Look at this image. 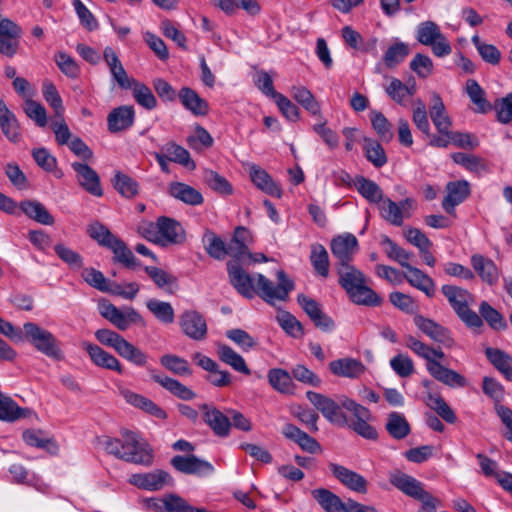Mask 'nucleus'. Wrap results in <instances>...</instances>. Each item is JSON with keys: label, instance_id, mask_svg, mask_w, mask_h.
Here are the masks:
<instances>
[{"label": "nucleus", "instance_id": "4d7b16f0", "mask_svg": "<svg viewBox=\"0 0 512 512\" xmlns=\"http://www.w3.org/2000/svg\"><path fill=\"white\" fill-rule=\"evenodd\" d=\"M113 183L115 189L125 198H133L139 192L138 182L122 172L115 173Z\"/></svg>", "mask_w": 512, "mask_h": 512}, {"label": "nucleus", "instance_id": "7ed1b4c3", "mask_svg": "<svg viewBox=\"0 0 512 512\" xmlns=\"http://www.w3.org/2000/svg\"><path fill=\"white\" fill-rule=\"evenodd\" d=\"M405 345L418 357L426 361V370L435 380L452 388H462L467 385V380L464 376L455 370L443 366L439 361H433L430 358L431 346L418 340L412 335L405 338Z\"/></svg>", "mask_w": 512, "mask_h": 512}, {"label": "nucleus", "instance_id": "dca6fc26", "mask_svg": "<svg viewBox=\"0 0 512 512\" xmlns=\"http://www.w3.org/2000/svg\"><path fill=\"white\" fill-rule=\"evenodd\" d=\"M328 467L332 475L349 490L360 494L367 492L368 483L361 474L337 463H329Z\"/></svg>", "mask_w": 512, "mask_h": 512}, {"label": "nucleus", "instance_id": "1a4fd4ad", "mask_svg": "<svg viewBox=\"0 0 512 512\" xmlns=\"http://www.w3.org/2000/svg\"><path fill=\"white\" fill-rule=\"evenodd\" d=\"M121 435L124 439V461L144 466L153 463L152 448L137 433L126 430Z\"/></svg>", "mask_w": 512, "mask_h": 512}, {"label": "nucleus", "instance_id": "de8ad7c7", "mask_svg": "<svg viewBox=\"0 0 512 512\" xmlns=\"http://www.w3.org/2000/svg\"><path fill=\"white\" fill-rule=\"evenodd\" d=\"M485 355L508 381H512V357L510 355L497 348H487Z\"/></svg>", "mask_w": 512, "mask_h": 512}, {"label": "nucleus", "instance_id": "e2e57ef3", "mask_svg": "<svg viewBox=\"0 0 512 512\" xmlns=\"http://www.w3.org/2000/svg\"><path fill=\"white\" fill-rule=\"evenodd\" d=\"M82 278L91 287L105 293L110 292L113 283L106 279L101 271L95 268H85L82 271Z\"/></svg>", "mask_w": 512, "mask_h": 512}, {"label": "nucleus", "instance_id": "4c0bfd02", "mask_svg": "<svg viewBox=\"0 0 512 512\" xmlns=\"http://www.w3.org/2000/svg\"><path fill=\"white\" fill-rule=\"evenodd\" d=\"M313 498L326 512H347L348 500L343 502L338 495L326 488L314 489Z\"/></svg>", "mask_w": 512, "mask_h": 512}, {"label": "nucleus", "instance_id": "bf43d9fd", "mask_svg": "<svg viewBox=\"0 0 512 512\" xmlns=\"http://www.w3.org/2000/svg\"><path fill=\"white\" fill-rule=\"evenodd\" d=\"M471 41L485 62L491 65L499 64L501 60V52L495 45L483 42L478 35H474L471 38Z\"/></svg>", "mask_w": 512, "mask_h": 512}, {"label": "nucleus", "instance_id": "6ab92c4d", "mask_svg": "<svg viewBox=\"0 0 512 512\" xmlns=\"http://www.w3.org/2000/svg\"><path fill=\"white\" fill-rule=\"evenodd\" d=\"M412 203V200L408 198L400 201L399 203L387 198L383 199L378 206L381 216L387 222L395 226H401L404 218L409 216L406 212L412 207Z\"/></svg>", "mask_w": 512, "mask_h": 512}, {"label": "nucleus", "instance_id": "338daca9", "mask_svg": "<svg viewBox=\"0 0 512 512\" xmlns=\"http://www.w3.org/2000/svg\"><path fill=\"white\" fill-rule=\"evenodd\" d=\"M365 156L375 167L380 168L387 163V156L382 145L375 140H366Z\"/></svg>", "mask_w": 512, "mask_h": 512}, {"label": "nucleus", "instance_id": "2eb2a0df", "mask_svg": "<svg viewBox=\"0 0 512 512\" xmlns=\"http://www.w3.org/2000/svg\"><path fill=\"white\" fill-rule=\"evenodd\" d=\"M413 321L416 327L434 342H437L447 348L454 345V340L450 331L436 323L434 320L422 315H415Z\"/></svg>", "mask_w": 512, "mask_h": 512}, {"label": "nucleus", "instance_id": "4be33fe9", "mask_svg": "<svg viewBox=\"0 0 512 512\" xmlns=\"http://www.w3.org/2000/svg\"><path fill=\"white\" fill-rule=\"evenodd\" d=\"M200 409L203 412L204 422L211 428L215 435L219 437L229 435L231 422L227 415L209 404H202Z\"/></svg>", "mask_w": 512, "mask_h": 512}, {"label": "nucleus", "instance_id": "37998d69", "mask_svg": "<svg viewBox=\"0 0 512 512\" xmlns=\"http://www.w3.org/2000/svg\"><path fill=\"white\" fill-rule=\"evenodd\" d=\"M310 263L317 276L326 279L329 276L330 260L326 248L319 243H314L310 247Z\"/></svg>", "mask_w": 512, "mask_h": 512}, {"label": "nucleus", "instance_id": "a19ab883", "mask_svg": "<svg viewBox=\"0 0 512 512\" xmlns=\"http://www.w3.org/2000/svg\"><path fill=\"white\" fill-rule=\"evenodd\" d=\"M33 414L29 408H21L10 397L0 392V420L14 422L19 419L28 418Z\"/></svg>", "mask_w": 512, "mask_h": 512}, {"label": "nucleus", "instance_id": "ea45409f", "mask_svg": "<svg viewBox=\"0 0 512 512\" xmlns=\"http://www.w3.org/2000/svg\"><path fill=\"white\" fill-rule=\"evenodd\" d=\"M431 120L441 135H449L451 120L446 113L444 103L438 94L432 97V105L429 108Z\"/></svg>", "mask_w": 512, "mask_h": 512}, {"label": "nucleus", "instance_id": "393cba45", "mask_svg": "<svg viewBox=\"0 0 512 512\" xmlns=\"http://www.w3.org/2000/svg\"><path fill=\"white\" fill-rule=\"evenodd\" d=\"M119 393L125 399V401L133 407L138 408L157 419H166L167 413L165 410H163L149 398L135 393L127 388H120Z\"/></svg>", "mask_w": 512, "mask_h": 512}, {"label": "nucleus", "instance_id": "58836bf2", "mask_svg": "<svg viewBox=\"0 0 512 512\" xmlns=\"http://www.w3.org/2000/svg\"><path fill=\"white\" fill-rule=\"evenodd\" d=\"M169 193L173 198L191 206L201 205L204 201L200 191L182 182H172Z\"/></svg>", "mask_w": 512, "mask_h": 512}, {"label": "nucleus", "instance_id": "774afa93", "mask_svg": "<svg viewBox=\"0 0 512 512\" xmlns=\"http://www.w3.org/2000/svg\"><path fill=\"white\" fill-rule=\"evenodd\" d=\"M370 120L374 130L382 141L389 142L392 140L394 136L392 131V124L388 121L383 113L373 111L371 113Z\"/></svg>", "mask_w": 512, "mask_h": 512}, {"label": "nucleus", "instance_id": "cd10ccee", "mask_svg": "<svg viewBox=\"0 0 512 512\" xmlns=\"http://www.w3.org/2000/svg\"><path fill=\"white\" fill-rule=\"evenodd\" d=\"M249 176L252 183L264 193L281 198L282 188L275 182L266 170L256 164H249Z\"/></svg>", "mask_w": 512, "mask_h": 512}, {"label": "nucleus", "instance_id": "9d476101", "mask_svg": "<svg viewBox=\"0 0 512 512\" xmlns=\"http://www.w3.org/2000/svg\"><path fill=\"white\" fill-rule=\"evenodd\" d=\"M98 310L103 318L121 331L127 330L131 324L143 322L142 316L133 307L120 310L106 299L99 300Z\"/></svg>", "mask_w": 512, "mask_h": 512}, {"label": "nucleus", "instance_id": "680f3d73", "mask_svg": "<svg viewBox=\"0 0 512 512\" xmlns=\"http://www.w3.org/2000/svg\"><path fill=\"white\" fill-rule=\"evenodd\" d=\"M160 364L179 376L190 375L192 373L188 361L177 355L165 354L161 356Z\"/></svg>", "mask_w": 512, "mask_h": 512}, {"label": "nucleus", "instance_id": "9b49d317", "mask_svg": "<svg viewBox=\"0 0 512 512\" xmlns=\"http://www.w3.org/2000/svg\"><path fill=\"white\" fill-rule=\"evenodd\" d=\"M306 397L330 423L337 426L348 425V419L342 411L344 408L341 405V398L339 399V402H336L335 400L314 391H307Z\"/></svg>", "mask_w": 512, "mask_h": 512}, {"label": "nucleus", "instance_id": "ddd939ff", "mask_svg": "<svg viewBox=\"0 0 512 512\" xmlns=\"http://www.w3.org/2000/svg\"><path fill=\"white\" fill-rule=\"evenodd\" d=\"M330 249L338 261L336 266L350 265L359 249V243L353 234L345 233L332 238Z\"/></svg>", "mask_w": 512, "mask_h": 512}, {"label": "nucleus", "instance_id": "603ef678", "mask_svg": "<svg viewBox=\"0 0 512 512\" xmlns=\"http://www.w3.org/2000/svg\"><path fill=\"white\" fill-rule=\"evenodd\" d=\"M22 211L31 219L43 225H53L54 218L45 208V206L38 202L27 200L20 204Z\"/></svg>", "mask_w": 512, "mask_h": 512}, {"label": "nucleus", "instance_id": "052dcab7", "mask_svg": "<svg viewBox=\"0 0 512 512\" xmlns=\"http://www.w3.org/2000/svg\"><path fill=\"white\" fill-rule=\"evenodd\" d=\"M409 54V47L403 42H396L388 47L383 61L388 68H394L405 60Z\"/></svg>", "mask_w": 512, "mask_h": 512}, {"label": "nucleus", "instance_id": "aec40b11", "mask_svg": "<svg viewBox=\"0 0 512 512\" xmlns=\"http://www.w3.org/2000/svg\"><path fill=\"white\" fill-rule=\"evenodd\" d=\"M473 272L489 286H494L498 283L500 277V270L495 262L483 256L482 254H473L470 258Z\"/></svg>", "mask_w": 512, "mask_h": 512}, {"label": "nucleus", "instance_id": "09e8293b", "mask_svg": "<svg viewBox=\"0 0 512 512\" xmlns=\"http://www.w3.org/2000/svg\"><path fill=\"white\" fill-rule=\"evenodd\" d=\"M292 98L312 116L320 115V104L314 95L304 86H293L290 90Z\"/></svg>", "mask_w": 512, "mask_h": 512}, {"label": "nucleus", "instance_id": "f3484780", "mask_svg": "<svg viewBox=\"0 0 512 512\" xmlns=\"http://www.w3.org/2000/svg\"><path fill=\"white\" fill-rule=\"evenodd\" d=\"M182 332L195 341H201L207 335V323L203 315L195 310H187L179 319Z\"/></svg>", "mask_w": 512, "mask_h": 512}, {"label": "nucleus", "instance_id": "a211bd4d", "mask_svg": "<svg viewBox=\"0 0 512 512\" xmlns=\"http://www.w3.org/2000/svg\"><path fill=\"white\" fill-rule=\"evenodd\" d=\"M159 245L162 247L168 245L182 244L186 239V233L183 226L170 217H159Z\"/></svg>", "mask_w": 512, "mask_h": 512}, {"label": "nucleus", "instance_id": "a878e982", "mask_svg": "<svg viewBox=\"0 0 512 512\" xmlns=\"http://www.w3.org/2000/svg\"><path fill=\"white\" fill-rule=\"evenodd\" d=\"M119 393L125 399V401L133 407L138 408L157 419H166L167 413L165 410H163L149 398L135 393L127 388H120Z\"/></svg>", "mask_w": 512, "mask_h": 512}, {"label": "nucleus", "instance_id": "4468645a", "mask_svg": "<svg viewBox=\"0 0 512 512\" xmlns=\"http://www.w3.org/2000/svg\"><path fill=\"white\" fill-rule=\"evenodd\" d=\"M173 468L183 474L205 476L214 472L213 465L193 454L176 455L171 459Z\"/></svg>", "mask_w": 512, "mask_h": 512}, {"label": "nucleus", "instance_id": "f8f14e48", "mask_svg": "<svg viewBox=\"0 0 512 512\" xmlns=\"http://www.w3.org/2000/svg\"><path fill=\"white\" fill-rule=\"evenodd\" d=\"M129 483L142 490L158 491L165 486H172L174 480L168 472L157 469L151 472L132 474Z\"/></svg>", "mask_w": 512, "mask_h": 512}, {"label": "nucleus", "instance_id": "a18cd8bd", "mask_svg": "<svg viewBox=\"0 0 512 512\" xmlns=\"http://www.w3.org/2000/svg\"><path fill=\"white\" fill-rule=\"evenodd\" d=\"M385 92L394 102L401 106H407L408 98L416 92V85H406L397 78H393L389 85L385 87Z\"/></svg>", "mask_w": 512, "mask_h": 512}, {"label": "nucleus", "instance_id": "6e6d98bb", "mask_svg": "<svg viewBox=\"0 0 512 512\" xmlns=\"http://www.w3.org/2000/svg\"><path fill=\"white\" fill-rule=\"evenodd\" d=\"M202 242L210 257L216 260H223L227 255V245L214 232L206 231L203 235Z\"/></svg>", "mask_w": 512, "mask_h": 512}, {"label": "nucleus", "instance_id": "79ce46f5", "mask_svg": "<svg viewBox=\"0 0 512 512\" xmlns=\"http://www.w3.org/2000/svg\"><path fill=\"white\" fill-rule=\"evenodd\" d=\"M217 355L223 363L230 366L236 372L244 375L251 374V370L246 365L244 358L230 346L226 344H218Z\"/></svg>", "mask_w": 512, "mask_h": 512}, {"label": "nucleus", "instance_id": "13d9d810", "mask_svg": "<svg viewBox=\"0 0 512 512\" xmlns=\"http://www.w3.org/2000/svg\"><path fill=\"white\" fill-rule=\"evenodd\" d=\"M135 101L142 107L152 110L157 106V100L152 93V90L145 84L135 81L130 88Z\"/></svg>", "mask_w": 512, "mask_h": 512}, {"label": "nucleus", "instance_id": "c756f323", "mask_svg": "<svg viewBox=\"0 0 512 512\" xmlns=\"http://www.w3.org/2000/svg\"><path fill=\"white\" fill-rule=\"evenodd\" d=\"M329 370L337 377L357 379L365 373L366 367L358 359L345 357L331 361Z\"/></svg>", "mask_w": 512, "mask_h": 512}, {"label": "nucleus", "instance_id": "b1692460", "mask_svg": "<svg viewBox=\"0 0 512 512\" xmlns=\"http://www.w3.org/2000/svg\"><path fill=\"white\" fill-rule=\"evenodd\" d=\"M297 300L315 326L324 331H331L334 328V321L332 318L322 312L320 305L314 299L304 294H300L298 295Z\"/></svg>", "mask_w": 512, "mask_h": 512}, {"label": "nucleus", "instance_id": "49530a36", "mask_svg": "<svg viewBox=\"0 0 512 512\" xmlns=\"http://www.w3.org/2000/svg\"><path fill=\"white\" fill-rule=\"evenodd\" d=\"M426 405L435 411L439 417L449 424H454L457 420L455 412L443 399L439 393L427 392L425 397Z\"/></svg>", "mask_w": 512, "mask_h": 512}, {"label": "nucleus", "instance_id": "e433bc0d", "mask_svg": "<svg viewBox=\"0 0 512 512\" xmlns=\"http://www.w3.org/2000/svg\"><path fill=\"white\" fill-rule=\"evenodd\" d=\"M313 498L326 512H347L348 500L343 502L338 495L326 488L314 489Z\"/></svg>", "mask_w": 512, "mask_h": 512}, {"label": "nucleus", "instance_id": "f257e3e1", "mask_svg": "<svg viewBox=\"0 0 512 512\" xmlns=\"http://www.w3.org/2000/svg\"><path fill=\"white\" fill-rule=\"evenodd\" d=\"M227 272L231 285L248 299H252L257 294L267 303L274 304L275 300H286L289 292L294 288L293 282L282 270L277 272V285L262 274L250 275L241 264L234 261L227 262Z\"/></svg>", "mask_w": 512, "mask_h": 512}, {"label": "nucleus", "instance_id": "6e6552de", "mask_svg": "<svg viewBox=\"0 0 512 512\" xmlns=\"http://www.w3.org/2000/svg\"><path fill=\"white\" fill-rule=\"evenodd\" d=\"M416 39L419 43L431 47L436 57L443 58L451 54L452 47L441 32L440 27L433 21H424L416 27Z\"/></svg>", "mask_w": 512, "mask_h": 512}, {"label": "nucleus", "instance_id": "473e14b6", "mask_svg": "<svg viewBox=\"0 0 512 512\" xmlns=\"http://www.w3.org/2000/svg\"><path fill=\"white\" fill-rule=\"evenodd\" d=\"M282 434L285 438L295 442L305 452L314 454L321 451L318 441L294 424H285L282 428Z\"/></svg>", "mask_w": 512, "mask_h": 512}, {"label": "nucleus", "instance_id": "412c9836", "mask_svg": "<svg viewBox=\"0 0 512 512\" xmlns=\"http://www.w3.org/2000/svg\"><path fill=\"white\" fill-rule=\"evenodd\" d=\"M71 167L76 173L79 185L88 193L100 197L103 190L97 172L85 163L73 162Z\"/></svg>", "mask_w": 512, "mask_h": 512}, {"label": "nucleus", "instance_id": "0eeeda50", "mask_svg": "<svg viewBox=\"0 0 512 512\" xmlns=\"http://www.w3.org/2000/svg\"><path fill=\"white\" fill-rule=\"evenodd\" d=\"M26 339L40 353L60 361L63 359V352L57 338L48 330L40 327L34 322H26L23 325V340Z\"/></svg>", "mask_w": 512, "mask_h": 512}, {"label": "nucleus", "instance_id": "c85d7f7f", "mask_svg": "<svg viewBox=\"0 0 512 512\" xmlns=\"http://www.w3.org/2000/svg\"><path fill=\"white\" fill-rule=\"evenodd\" d=\"M447 196L442 207L448 214H454L455 207L461 204L470 194L469 183L465 180L451 181L446 185Z\"/></svg>", "mask_w": 512, "mask_h": 512}, {"label": "nucleus", "instance_id": "7c9ffc66", "mask_svg": "<svg viewBox=\"0 0 512 512\" xmlns=\"http://www.w3.org/2000/svg\"><path fill=\"white\" fill-rule=\"evenodd\" d=\"M135 119L133 106L123 105L114 108L107 116V126L111 133H118L129 129Z\"/></svg>", "mask_w": 512, "mask_h": 512}, {"label": "nucleus", "instance_id": "72a5a7b5", "mask_svg": "<svg viewBox=\"0 0 512 512\" xmlns=\"http://www.w3.org/2000/svg\"><path fill=\"white\" fill-rule=\"evenodd\" d=\"M0 129L9 141L13 143L20 141L21 132L19 122L3 99H0Z\"/></svg>", "mask_w": 512, "mask_h": 512}, {"label": "nucleus", "instance_id": "f704fd0d", "mask_svg": "<svg viewBox=\"0 0 512 512\" xmlns=\"http://www.w3.org/2000/svg\"><path fill=\"white\" fill-rule=\"evenodd\" d=\"M403 279L414 288L422 291L427 297H432L435 294V282L433 279L425 274L419 268L409 265L405 268Z\"/></svg>", "mask_w": 512, "mask_h": 512}, {"label": "nucleus", "instance_id": "0e129e2a", "mask_svg": "<svg viewBox=\"0 0 512 512\" xmlns=\"http://www.w3.org/2000/svg\"><path fill=\"white\" fill-rule=\"evenodd\" d=\"M42 93L45 101L54 110L55 117H61L64 114V106L55 85L50 81L43 82Z\"/></svg>", "mask_w": 512, "mask_h": 512}, {"label": "nucleus", "instance_id": "423d86ee", "mask_svg": "<svg viewBox=\"0 0 512 512\" xmlns=\"http://www.w3.org/2000/svg\"><path fill=\"white\" fill-rule=\"evenodd\" d=\"M441 292L447 298L458 317L467 326L480 328L483 325L482 318L469 308V303L473 300V296L468 290L455 285L445 284L441 287Z\"/></svg>", "mask_w": 512, "mask_h": 512}, {"label": "nucleus", "instance_id": "39448f33", "mask_svg": "<svg viewBox=\"0 0 512 512\" xmlns=\"http://www.w3.org/2000/svg\"><path fill=\"white\" fill-rule=\"evenodd\" d=\"M95 338L103 345L113 348L119 356L138 367H146L148 355L110 329H98Z\"/></svg>", "mask_w": 512, "mask_h": 512}, {"label": "nucleus", "instance_id": "864d4df0", "mask_svg": "<svg viewBox=\"0 0 512 512\" xmlns=\"http://www.w3.org/2000/svg\"><path fill=\"white\" fill-rule=\"evenodd\" d=\"M161 151L170 159L171 162L178 163L189 169L195 168V162L191 159L190 153L175 142H168L161 147Z\"/></svg>", "mask_w": 512, "mask_h": 512}, {"label": "nucleus", "instance_id": "20e7f679", "mask_svg": "<svg viewBox=\"0 0 512 512\" xmlns=\"http://www.w3.org/2000/svg\"><path fill=\"white\" fill-rule=\"evenodd\" d=\"M88 235L100 246L110 249L114 254V260L128 268L139 265L133 252L126 243L112 234V232L100 222L91 223L87 228Z\"/></svg>", "mask_w": 512, "mask_h": 512}, {"label": "nucleus", "instance_id": "c9c22d12", "mask_svg": "<svg viewBox=\"0 0 512 512\" xmlns=\"http://www.w3.org/2000/svg\"><path fill=\"white\" fill-rule=\"evenodd\" d=\"M182 105L195 116H205L209 112V105L196 91L183 87L178 93Z\"/></svg>", "mask_w": 512, "mask_h": 512}, {"label": "nucleus", "instance_id": "3c124183", "mask_svg": "<svg viewBox=\"0 0 512 512\" xmlns=\"http://www.w3.org/2000/svg\"><path fill=\"white\" fill-rule=\"evenodd\" d=\"M356 190L370 203L379 204L383 200L381 188L374 181L363 176L354 179Z\"/></svg>", "mask_w": 512, "mask_h": 512}, {"label": "nucleus", "instance_id": "5fc2aeb1", "mask_svg": "<svg viewBox=\"0 0 512 512\" xmlns=\"http://www.w3.org/2000/svg\"><path fill=\"white\" fill-rule=\"evenodd\" d=\"M146 307L163 324H171L175 320V311L169 302L149 299Z\"/></svg>", "mask_w": 512, "mask_h": 512}, {"label": "nucleus", "instance_id": "2f4dec72", "mask_svg": "<svg viewBox=\"0 0 512 512\" xmlns=\"http://www.w3.org/2000/svg\"><path fill=\"white\" fill-rule=\"evenodd\" d=\"M389 480L398 490L415 499H418L422 494L427 492L423 489V485L420 481L399 470L390 472Z\"/></svg>", "mask_w": 512, "mask_h": 512}, {"label": "nucleus", "instance_id": "c03bdc74", "mask_svg": "<svg viewBox=\"0 0 512 512\" xmlns=\"http://www.w3.org/2000/svg\"><path fill=\"white\" fill-rule=\"evenodd\" d=\"M268 382L271 387L281 394H293L295 385L292 374L281 368H273L268 371Z\"/></svg>", "mask_w": 512, "mask_h": 512}, {"label": "nucleus", "instance_id": "69168bd1", "mask_svg": "<svg viewBox=\"0 0 512 512\" xmlns=\"http://www.w3.org/2000/svg\"><path fill=\"white\" fill-rule=\"evenodd\" d=\"M479 313L494 330H503L507 327L506 321L503 316L494 309L488 302L483 301L479 306Z\"/></svg>", "mask_w": 512, "mask_h": 512}, {"label": "nucleus", "instance_id": "8fccbe9b", "mask_svg": "<svg viewBox=\"0 0 512 512\" xmlns=\"http://www.w3.org/2000/svg\"><path fill=\"white\" fill-rule=\"evenodd\" d=\"M385 428L389 435L396 440L406 438L411 431L410 424L405 416L399 412H391L388 415Z\"/></svg>", "mask_w": 512, "mask_h": 512}, {"label": "nucleus", "instance_id": "bb28decb", "mask_svg": "<svg viewBox=\"0 0 512 512\" xmlns=\"http://www.w3.org/2000/svg\"><path fill=\"white\" fill-rule=\"evenodd\" d=\"M83 349L88 353L91 361L98 367L123 373V366L120 361L112 354L106 352L101 347L90 342L82 343Z\"/></svg>", "mask_w": 512, "mask_h": 512}, {"label": "nucleus", "instance_id": "5701e85b", "mask_svg": "<svg viewBox=\"0 0 512 512\" xmlns=\"http://www.w3.org/2000/svg\"><path fill=\"white\" fill-rule=\"evenodd\" d=\"M145 368L153 381L161 385L175 397L186 401L192 400L196 397V393L194 391L183 385L178 380L161 375L156 369L151 368L148 365Z\"/></svg>", "mask_w": 512, "mask_h": 512}, {"label": "nucleus", "instance_id": "f03ea898", "mask_svg": "<svg viewBox=\"0 0 512 512\" xmlns=\"http://www.w3.org/2000/svg\"><path fill=\"white\" fill-rule=\"evenodd\" d=\"M338 283L347 296L357 305L377 307L383 299L367 284V277L354 265L336 266Z\"/></svg>", "mask_w": 512, "mask_h": 512}]
</instances>
